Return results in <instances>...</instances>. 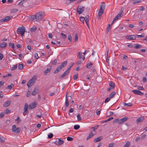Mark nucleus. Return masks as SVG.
I'll list each match as a JSON object with an SVG mask.
<instances>
[{
    "label": "nucleus",
    "instance_id": "obj_28",
    "mask_svg": "<svg viewBox=\"0 0 147 147\" xmlns=\"http://www.w3.org/2000/svg\"><path fill=\"white\" fill-rule=\"evenodd\" d=\"M85 18V21L86 23H88V22L89 20V16H86L85 17H84Z\"/></svg>",
    "mask_w": 147,
    "mask_h": 147
},
{
    "label": "nucleus",
    "instance_id": "obj_31",
    "mask_svg": "<svg viewBox=\"0 0 147 147\" xmlns=\"http://www.w3.org/2000/svg\"><path fill=\"white\" fill-rule=\"evenodd\" d=\"M144 36L145 34L144 33H142L141 35H136L135 36L136 37H137L138 38L144 37Z\"/></svg>",
    "mask_w": 147,
    "mask_h": 147
},
{
    "label": "nucleus",
    "instance_id": "obj_6",
    "mask_svg": "<svg viewBox=\"0 0 147 147\" xmlns=\"http://www.w3.org/2000/svg\"><path fill=\"white\" fill-rule=\"evenodd\" d=\"M92 128L94 129V130L89 133V136L87 138V140H88L90 139V138L92 137L96 133L95 129H96V128H95V127H93Z\"/></svg>",
    "mask_w": 147,
    "mask_h": 147
},
{
    "label": "nucleus",
    "instance_id": "obj_50",
    "mask_svg": "<svg viewBox=\"0 0 147 147\" xmlns=\"http://www.w3.org/2000/svg\"><path fill=\"white\" fill-rule=\"evenodd\" d=\"M17 67V64H16L15 65H14L13 67L11 68V70H14Z\"/></svg>",
    "mask_w": 147,
    "mask_h": 147
},
{
    "label": "nucleus",
    "instance_id": "obj_17",
    "mask_svg": "<svg viewBox=\"0 0 147 147\" xmlns=\"http://www.w3.org/2000/svg\"><path fill=\"white\" fill-rule=\"evenodd\" d=\"M104 13V11H101L99 10V11L98 12L97 17L98 19H100L101 18L102 14H103Z\"/></svg>",
    "mask_w": 147,
    "mask_h": 147
},
{
    "label": "nucleus",
    "instance_id": "obj_64",
    "mask_svg": "<svg viewBox=\"0 0 147 147\" xmlns=\"http://www.w3.org/2000/svg\"><path fill=\"white\" fill-rule=\"evenodd\" d=\"M28 113V109H24V113H25V114H27Z\"/></svg>",
    "mask_w": 147,
    "mask_h": 147
},
{
    "label": "nucleus",
    "instance_id": "obj_35",
    "mask_svg": "<svg viewBox=\"0 0 147 147\" xmlns=\"http://www.w3.org/2000/svg\"><path fill=\"white\" fill-rule=\"evenodd\" d=\"M92 64L90 62L87 64L86 67L88 68H90L92 67Z\"/></svg>",
    "mask_w": 147,
    "mask_h": 147
},
{
    "label": "nucleus",
    "instance_id": "obj_56",
    "mask_svg": "<svg viewBox=\"0 0 147 147\" xmlns=\"http://www.w3.org/2000/svg\"><path fill=\"white\" fill-rule=\"evenodd\" d=\"M61 35L62 36V37L64 38H66L67 37L66 35L64 34L63 33H61Z\"/></svg>",
    "mask_w": 147,
    "mask_h": 147
},
{
    "label": "nucleus",
    "instance_id": "obj_41",
    "mask_svg": "<svg viewBox=\"0 0 147 147\" xmlns=\"http://www.w3.org/2000/svg\"><path fill=\"white\" fill-rule=\"evenodd\" d=\"M53 136V134L51 133H50L48 135V138L50 139Z\"/></svg>",
    "mask_w": 147,
    "mask_h": 147
},
{
    "label": "nucleus",
    "instance_id": "obj_14",
    "mask_svg": "<svg viewBox=\"0 0 147 147\" xmlns=\"http://www.w3.org/2000/svg\"><path fill=\"white\" fill-rule=\"evenodd\" d=\"M100 5L99 10L102 11H104L105 8V5L103 3H102Z\"/></svg>",
    "mask_w": 147,
    "mask_h": 147
},
{
    "label": "nucleus",
    "instance_id": "obj_58",
    "mask_svg": "<svg viewBox=\"0 0 147 147\" xmlns=\"http://www.w3.org/2000/svg\"><path fill=\"white\" fill-rule=\"evenodd\" d=\"M34 57L36 59H38L39 58V57L38 55V54L37 53H35L34 54Z\"/></svg>",
    "mask_w": 147,
    "mask_h": 147
},
{
    "label": "nucleus",
    "instance_id": "obj_36",
    "mask_svg": "<svg viewBox=\"0 0 147 147\" xmlns=\"http://www.w3.org/2000/svg\"><path fill=\"white\" fill-rule=\"evenodd\" d=\"M36 14L35 15H32L31 16V18L32 20H34L36 19Z\"/></svg>",
    "mask_w": 147,
    "mask_h": 147
},
{
    "label": "nucleus",
    "instance_id": "obj_61",
    "mask_svg": "<svg viewBox=\"0 0 147 147\" xmlns=\"http://www.w3.org/2000/svg\"><path fill=\"white\" fill-rule=\"evenodd\" d=\"M16 121H18L17 123H18L19 122L21 121V120L19 117H18L16 119H15Z\"/></svg>",
    "mask_w": 147,
    "mask_h": 147
},
{
    "label": "nucleus",
    "instance_id": "obj_12",
    "mask_svg": "<svg viewBox=\"0 0 147 147\" xmlns=\"http://www.w3.org/2000/svg\"><path fill=\"white\" fill-rule=\"evenodd\" d=\"M39 90L38 87H35L34 88L33 91L32 93V95L33 96H35L36 94L39 92Z\"/></svg>",
    "mask_w": 147,
    "mask_h": 147
},
{
    "label": "nucleus",
    "instance_id": "obj_30",
    "mask_svg": "<svg viewBox=\"0 0 147 147\" xmlns=\"http://www.w3.org/2000/svg\"><path fill=\"white\" fill-rule=\"evenodd\" d=\"M18 9H11V13H15L17 12Z\"/></svg>",
    "mask_w": 147,
    "mask_h": 147
},
{
    "label": "nucleus",
    "instance_id": "obj_27",
    "mask_svg": "<svg viewBox=\"0 0 147 147\" xmlns=\"http://www.w3.org/2000/svg\"><path fill=\"white\" fill-rule=\"evenodd\" d=\"M134 47L136 49H138L139 48H142V46L141 45L138 44H137Z\"/></svg>",
    "mask_w": 147,
    "mask_h": 147
},
{
    "label": "nucleus",
    "instance_id": "obj_15",
    "mask_svg": "<svg viewBox=\"0 0 147 147\" xmlns=\"http://www.w3.org/2000/svg\"><path fill=\"white\" fill-rule=\"evenodd\" d=\"M144 119V117H141L138 118L136 119V123L137 124H138L139 122L142 121Z\"/></svg>",
    "mask_w": 147,
    "mask_h": 147
},
{
    "label": "nucleus",
    "instance_id": "obj_38",
    "mask_svg": "<svg viewBox=\"0 0 147 147\" xmlns=\"http://www.w3.org/2000/svg\"><path fill=\"white\" fill-rule=\"evenodd\" d=\"M78 74H76L74 76L73 78L74 80H76L78 79Z\"/></svg>",
    "mask_w": 147,
    "mask_h": 147
},
{
    "label": "nucleus",
    "instance_id": "obj_53",
    "mask_svg": "<svg viewBox=\"0 0 147 147\" xmlns=\"http://www.w3.org/2000/svg\"><path fill=\"white\" fill-rule=\"evenodd\" d=\"M109 49H108L107 51V57H106V61L107 63H109V59L108 58V52H109Z\"/></svg>",
    "mask_w": 147,
    "mask_h": 147
},
{
    "label": "nucleus",
    "instance_id": "obj_34",
    "mask_svg": "<svg viewBox=\"0 0 147 147\" xmlns=\"http://www.w3.org/2000/svg\"><path fill=\"white\" fill-rule=\"evenodd\" d=\"M112 25V24H109L108 26L107 27L106 29V31L107 33H108L109 32V29L111 28L110 26Z\"/></svg>",
    "mask_w": 147,
    "mask_h": 147
},
{
    "label": "nucleus",
    "instance_id": "obj_57",
    "mask_svg": "<svg viewBox=\"0 0 147 147\" xmlns=\"http://www.w3.org/2000/svg\"><path fill=\"white\" fill-rule=\"evenodd\" d=\"M68 40L70 42H71L72 41V38L71 36L70 35H69L68 37Z\"/></svg>",
    "mask_w": 147,
    "mask_h": 147
},
{
    "label": "nucleus",
    "instance_id": "obj_1",
    "mask_svg": "<svg viewBox=\"0 0 147 147\" xmlns=\"http://www.w3.org/2000/svg\"><path fill=\"white\" fill-rule=\"evenodd\" d=\"M67 63V61H65L63 62H62L61 65H59L57 68L54 72V73L56 74L60 71L62 68L66 65Z\"/></svg>",
    "mask_w": 147,
    "mask_h": 147
},
{
    "label": "nucleus",
    "instance_id": "obj_44",
    "mask_svg": "<svg viewBox=\"0 0 147 147\" xmlns=\"http://www.w3.org/2000/svg\"><path fill=\"white\" fill-rule=\"evenodd\" d=\"M9 46L10 47L11 46L12 48L13 49H14L15 48V46H14V44L13 43H10L9 44Z\"/></svg>",
    "mask_w": 147,
    "mask_h": 147
},
{
    "label": "nucleus",
    "instance_id": "obj_46",
    "mask_svg": "<svg viewBox=\"0 0 147 147\" xmlns=\"http://www.w3.org/2000/svg\"><path fill=\"white\" fill-rule=\"evenodd\" d=\"M78 40V37L77 33H76L75 35V41L76 42Z\"/></svg>",
    "mask_w": 147,
    "mask_h": 147
},
{
    "label": "nucleus",
    "instance_id": "obj_10",
    "mask_svg": "<svg viewBox=\"0 0 147 147\" xmlns=\"http://www.w3.org/2000/svg\"><path fill=\"white\" fill-rule=\"evenodd\" d=\"M132 91L134 94H136L140 96H143L144 94V93L138 90H132Z\"/></svg>",
    "mask_w": 147,
    "mask_h": 147
},
{
    "label": "nucleus",
    "instance_id": "obj_48",
    "mask_svg": "<svg viewBox=\"0 0 147 147\" xmlns=\"http://www.w3.org/2000/svg\"><path fill=\"white\" fill-rule=\"evenodd\" d=\"M74 63H73V62L71 64V65L69 66V68H68L67 69V70L69 71L70 69L71 68V67L73 66V65H74Z\"/></svg>",
    "mask_w": 147,
    "mask_h": 147
},
{
    "label": "nucleus",
    "instance_id": "obj_62",
    "mask_svg": "<svg viewBox=\"0 0 147 147\" xmlns=\"http://www.w3.org/2000/svg\"><path fill=\"white\" fill-rule=\"evenodd\" d=\"M115 145V143H112L109 144V146L108 147H113V146Z\"/></svg>",
    "mask_w": 147,
    "mask_h": 147
},
{
    "label": "nucleus",
    "instance_id": "obj_25",
    "mask_svg": "<svg viewBox=\"0 0 147 147\" xmlns=\"http://www.w3.org/2000/svg\"><path fill=\"white\" fill-rule=\"evenodd\" d=\"M116 94V92H112L109 95V97L110 98H112Z\"/></svg>",
    "mask_w": 147,
    "mask_h": 147
},
{
    "label": "nucleus",
    "instance_id": "obj_3",
    "mask_svg": "<svg viewBox=\"0 0 147 147\" xmlns=\"http://www.w3.org/2000/svg\"><path fill=\"white\" fill-rule=\"evenodd\" d=\"M17 31L18 34H21L23 36L26 31L25 28L23 26L20 27L17 29Z\"/></svg>",
    "mask_w": 147,
    "mask_h": 147
},
{
    "label": "nucleus",
    "instance_id": "obj_40",
    "mask_svg": "<svg viewBox=\"0 0 147 147\" xmlns=\"http://www.w3.org/2000/svg\"><path fill=\"white\" fill-rule=\"evenodd\" d=\"M80 127V126L79 125H75L74 126V128L76 130L78 129Z\"/></svg>",
    "mask_w": 147,
    "mask_h": 147
},
{
    "label": "nucleus",
    "instance_id": "obj_2",
    "mask_svg": "<svg viewBox=\"0 0 147 147\" xmlns=\"http://www.w3.org/2000/svg\"><path fill=\"white\" fill-rule=\"evenodd\" d=\"M45 16V13L43 11H40L36 13V21H39L43 19Z\"/></svg>",
    "mask_w": 147,
    "mask_h": 147
},
{
    "label": "nucleus",
    "instance_id": "obj_8",
    "mask_svg": "<svg viewBox=\"0 0 147 147\" xmlns=\"http://www.w3.org/2000/svg\"><path fill=\"white\" fill-rule=\"evenodd\" d=\"M64 143V141L62 140L57 138L56 139L55 143L57 145L59 146L62 144Z\"/></svg>",
    "mask_w": 147,
    "mask_h": 147
},
{
    "label": "nucleus",
    "instance_id": "obj_21",
    "mask_svg": "<svg viewBox=\"0 0 147 147\" xmlns=\"http://www.w3.org/2000/svg\"><path fill=\"white\" fill-rule=\"evenodd\" d=\"M7 45V44L6 42H3L0 44V47L1 48H3L5 47Z\"/></svg>",
    "mask_w": 147,
    "mask_h": 147
},
{
    "label": "nucleus",
    "instance_id": "obj_59",
    "mask_svg": "<svg viewBox=\"0 0 147 147\" xmlns=\"http://www.w3.org/2000/svg\"><path fill=\"white\" fill-rule=\"evenodd\" d=\"M10 112V111H9V110H8V109H6L5 111V112H4V114L5 113V114H7L9 113Z\"/></svg>",
    "mask_w": 147,
    "mask_h": 147
},
{
    "label": "nucleus",
    "instance_id": "obj_5",
    "mask_svg": "<svg viewBox=\"0 0 147 147\" xmlns=\"http://www.w3.org/2000/svg\"><path fill=\"white\" fill-rule=\"evenodd\" d=\"M85 9V8L84 7H83L82 6H79L77 9V13L79 14H81L84 11Z\"/></svg>",
    "mask_w": 147,
    "mask_h": 147
},
{
    "label": "nucleus",
    "instance_id": "obj_39",
    "mask_svg": "<svg viewBox=\"0 0 147 147\" xmlns=\"http://www.w3.org/2000/svg\"><path fill=\"white\" fill-rule=\"evenodd\" d=\"M77 55L78 57L80 59L82 58V53L79 52L77 53Z\"/></svg>",
    "mask_w": 147,
    "mask_h": 147
},
{
    "label": "nucleus",
    "instance_id": "obj_4",
    "mask_svg": "<svg viewBox=\"0 0 147 147\" xmlns=\"http://www.w3.org/2000/svg\"><path fill=\"white\" fill-rule=\"evenodd\" d=\"M36 80V78H32L27 83V86L28 88L32 86Z\"/></svg>",
    "mask_w": 147,
    "mask_h": 147
},
{
    "label": "nucleus",
    "instance_id": "obj_49",
    "mask_svg": "<svg viewBox=\"0 0 147 147\" xmlns=\"http://www.w3.org/2000/svg\"><path fill=\"white\" fill-rule=\"evenodd\" d=\"M110 98L109 97L107 98L105 100V102L107 103L110 100Z\"/></svg>",
    "mask_w": 147,
    "mask_h": 147
},
{
    "label": "nucleus",
    "instance_id": "obj_16",
    "mask_svg": "<svg viewBox=\"0 0 147 147\" xmlns=\"http://www.w3.org/2000/svg\"><path fill=\"white\" fill-rule=\"evenodd\" d=\"M36 106L35 103H32L29 105V109H32L35 108Z\"/></svg>",
    "mask_w": 147,
    "mask_h": 147
},
{
    "label": "nucleus",
    "instance_id": "obj_20",
    "mask_svg": "<svg viewBox=\"0 0 147 147\" xmlns=\"http://www.w3.org/2000/svg\"><path fill=\"white\" fill-rule=\"evenodd\" d=\"M109 86L112 89H113L115 87V84L114 82H113L111 81L109 84Z\"/></svg>",
    "mask_w": 147,
    "mask_h": 147
},
{
    "label": "nucleus",
    "instance_id": "obj_19",
    "mask_svg": "<svg viewBox=\"0 0 147 147\" xmlns=\"http://www.w3.org/2000/svg\"><path fill=\"white\" fill-rule=\"evenodd\" d=\"M69 71L67 70L63 73V74L60 76V78H63L67 75L69 73Z\"/></svg>",
    "mask_w": 147,
    "mask_h": 147
},
{
    "label": "nucleus",
    "instance_id": "obj_43",
    "mask_svg": "<svg viewBox=\"0 0 147 147\" xmlns=\"http://www.w3.org/2000/svg\"><path fill=\"white\" fill-rule=\"evenodd\" d=\"M5 139L3 137L0 136V142H3Z\"/></svg>",
    "mask_w": 147,
    "mask_h": 147
},
{
    "label": "nucleus",
    "instance_id": "obj_51",
    "mask_svg": "<svg viewBox=\"0 0 147 147\" xmlns=\"http://www.w3.org/2000/svg\"><path fill=\"white\" fill-rule=\"evenodd\" d=\"M13 86V84H11L10 85L8 86L7 88L9 89H10L12 88Z\"/></svg>",
    "mask_w": 147,
    "mask_h": 147
},
{
    "label": "nucleus",
    "instance_id": "obj_29",
    "mask_svg": "<svg viewBox=\"0 0 147 147\" xmlns=\"http://www.w3.org/2000/svg\"><path fill=\"white\" fill-rule=\"evenodd\" d=\"M36 29L37 28L36 27L33 26L30 28V31L31 32H34L36 30Z\"/></svg>",
    "mask_w": 147,
    "mask_h": 147
},
{
    "label": "nucleus",
    "instance_id": "obj_11",
    "mask_svg": "<svg viewBox=\"0 0 147 147\" xmlns=\"http://www.w3.org/2000/svg\"><path fill=\"white\" fill-rule=\"evenodd\" d=\"M125 38L129 40H135L136 39V36L134 35H127L125 36Z\"/></svg>",
    "mask_w": 147,
    "mask_h": 147
},
{
    "label": "nucleus",
    "instance_id": "obj_37",
    "mask_svg": "<svg viewBox=\"0 0 147 147\" xmlns=\"http://www.w3.org/2000/svg\"><path fill=\"white\" fill-rule=\"evenodd\" d=\"M51 71V69H47L44 71V75H46L49 72Z\"/></svg>",
    "mask_w": 147,
    "mask_h": 147
},
{
    "label": "nucleus",
    "instance_id": "obj_52",
    "mask_svg": "<svg viewBox=\"0 0 147 147\" xmlns=\"http://www.w3.org/2000/svg\"><path fill=\"white\" fill-rule=\"evenodd\" d=\"M11 76V74H7L6 75L3 76V77L4 78H5L6 77H8L9 76Z\"/></svg>",
    "mask_w": 147,
    "mask_h": 147
},
{
    "label": "nucleus",
    "instance_id": "obj_60",
    "mask_svg": "<svg viewBox=\"0 0 147 147\" xmlns=\"http://www.w3.org/2000/svg\"><path fill=\"white\" fill-rule=\"evenodd\" d=\"M119 121V119H116L113 121V123H116L117 122Z\"/></svg>",
    "mask_w": 147,
    "mask_h": 147
},
{
    "label": "nucleus",
    "instance_id": "obj_42",
    "mask_svg": "<svg viewBox=\"0 0 147 147\" xmlns=\"http://www.w3.org/2000/svg\"><path fill=\"white\" fill-rule=\"evenodd\" d=\"M119 19V18L117 17V16H116L115 18L114 19L113 21L112 24H113V23H114L117 20Z\"/></svg>",
    "mask_w": 147,
    "mask_h": 147
},
{
    "label": "nucleus",
    "instance_id": "obj_13",
    "mask_svg": "<svg viewBox=\"0 0 147 147\" xmlns=\"http://www.w3.org/2000/svg\"><path fill=\"white\" fill-rule=\"evenodd\" d=\"M128 119V118L126 117H125L122 119H121L118 121L119 124H121L126 121Z\"/></svg>",
    "mask_w": 147,
    "mask_h": 147
},
{
    "label": "nucleus",
    "instance_id": "obj_54",
    "mask_svg": "<svg viewBox=\"0 0 147 147\" xmlns=\"http://www.w3.org/2000/svg\"><path fill=\"white\" fill-rule=\"evenodd\" d=\"M57 62V61L56 59H55L52 63V64L53 65H55Z\"/></svg>",
    "mask_w": 147,
    "mask_h": 147
},
{
    "label": "nucleus",
    "instance_id": "obj_23",
    "mask_svg": "<svg viewBox=\"0 0 147 147\" xmlns=\"http://www.w3.org/2000/svg\"><path fill=\"white\" fill-rule=\"evenodd\" d=\"M123 104L125 106L127 107H131L132 105V104L131 103H126L123 102Z\"/></svg>",
    "mask_w": 147,
    "mask_h": 147
},
{
    "label": "nucleus",
    "instance_id": "obj_24",
    "mask_svg": "<svg viewBox=\"0 0 147 147\" xmlns=\"http://www.w3.org/2000/svg\"><path fill=\"white\" fill-rule=\"evenodd\" d=\"M102 138L101 136H100L95 139L94 140V141L95 142H97L100 141L102 139Z\"/></svg>",
    "mask_w": 147,
    "mask_h": 147
},
{
    "label": "nucleus",
    "instance_id": "obj_45",
    "mask_svg": "<svg viewBox=\"0 0 147 147\" xmlns=\"http://www.w3.org/2000/svg\"><path fill=\"white\" fill-rule=\"evenodd\" d=\"M77 120L78 121H80L82 119L80 117V115L79 114H78L77 115Z\"/></svg>",
    "mask_w": 147,
    "mask_h": 147
},
{
    "label": "nucleus",
    "instance_id": "obj_26",
    "mask_svg": "<svg viewBox=\"0 0 147 147\" xmlns=\"http://www.w3.org/2000/svg\"><path fill=\"white\" fill-rule=\"evenodd\" d=\"M122 13L123 11H121L116 16L118 17L119 18L123 16Z\"/></svg>",
    "mask_w": 147,
    "mask_h": 147
},
{
    "label": "nucleus",
    "instance_id": "obj_22",
    "mask_svg": "<svg viewBox=\"0 0 147 147\" xmlns=\"http://www.w3.org/2000/svg\"><path fill=\"white\" fill-rule=\"evenodd\" d=\"M65 105L67 107L69 106V102H68V100L67 98V93L65 95Z\"/></svg>",
    "mask_w": 147,
    "mask_h": 147
},
{
    "label": "nucleus",
    "instance_id": "obj_47",
    "mask_svg": "<svg viewBox=\"0 0 147 147\" xmlns=\"http://www.w3.org/2000/svg\"><path fill=\"white\" fill-rule=\"evenodd\" d=\"M80 20L83 23H84L85 18H84L83 17H81L80 18Z\"/></svg>",
    "mask_w": 147,
    "mask_h": 147
},
{
    "label": "nucleus",
    "instance_id": "obj_9",
    "mask_svg": "<svg viewBox=\"0 0 147 147\" xmlns=\"http://www.w3.org/2000/svg\"><path fill=\"white\" fill-rule=\"evenodd\" d=\"M12 18V16H7L5 17V18L1 19L0 20V22H6L10 20Z\"/></svg>",
    "mask_w": 147,
    "mask_h": 147
},
{
    "label": "nucleus",
    "instance_id": "obj_33",
    "mask_svg": "<svg viewBox=\"0 0 147 147\" xmlns=\"http://www.w3.org/2000/svg\"><path fill=\"white\" fill-rule=\"evenodd\" d=\"M23 68V64H19L18 65V69L20 70L22 69Z\"/></svg>",
    "mask_w": 147,
    "mask_h": 147
},
{
    "label": "nucleus",
    "instance_id": "obj_63",
    "mask_svg": "<svg viewBox=\"0 0 147 147\" xmlns=\"http://www.w3.org/2000/svg\"><path fill=\"white\" fill-rule=\"evenodd\" d=\"M4 116V113L3 112H2L1 114H0V118H2Z\"/></svg>",
    "mask_w": 147,
    "mask_h": 147
},
{
    "label": "nucleus",
    "instance_id": "obj_32",
    "mask_svg": "<svg viewBox=\"0 0 147 147\" xmlns=\"http://www.w3.org/2000/svg\"><path fill=\"white\" fill-rule=\"evenodd\" d=\"M130 142L129 141H127L123 147H129L130 145Z\"/></svg>",
    "mask_w": 147,
    "mask_h": 147
},
{
    "label": "nucleus",
    "instance_id": "obj_7",
    "mask_svg": "<svg viewBox=\"0 0 147 147\" xmlns=\"http://www.w3.org/2000/svg\"><path fill=\"white\" fill-rule=\"evenodd\" d=\"M12 130L13 132L18 133L20 132V129L19 127L16 128V125H13L12 126Z\"/></svg>",
    "mask_w": 147,
    "mask_h": 147
},
{
    "label": "nucleus",
    "instance_id": "obj_55",
    "mask_svg": "<svg viewBox=\"0 0 147 147\" xmlns=\"http://www.w3.org/2000/svg\"><path fill=\"white\" fill-rule=\"evenodd\" d=\"M73 138L72 137H68L67 138V140L69 141H72L73 140Z\"/></svg>",
    "mask_w": 147,
    "mask_h": 147
},
{
    "label": "nucleus",
    "instance_id": "obj_18",
    "mask_svg": "<svg viewBox=\"0 0 147 147\" xmlns=\"http://www.w3.org/2000/svg\"><path fill=\"white\" fill-rule=\"evenodd\" d=\"M11 103L10 101H7L3 105V106L4 107H7L10 105Z\"/></svg>",
    "mask_w": 147,
    "mask_h": 147
}]
</instances>
